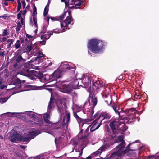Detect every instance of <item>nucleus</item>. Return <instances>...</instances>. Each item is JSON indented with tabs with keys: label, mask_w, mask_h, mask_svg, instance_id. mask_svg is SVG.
<instances>
[{
	"label": "nucleus",
	"mask_w": 159,
	"mask_h": 159,
	"mask_svg": "<svg viewBox=\"0 0 159 159\" xmlns=\"http://www.w3.org/2000/svg\"><path fill=\"white\" fill-rule=\"evenodd\" d=\"M125 140H123L115 148V150L117 151V152H119L120 151L122 150L125 148Z\"/></svg>",
	"instance_id": "obj_16"
},
{
	"label": "nucleus",
	"mask_w": 159,
	"mask_h": 159,
	"mask_svg": "<svg viewBox=\"0 0 159 159\" xmlns=\"http://www.w3.org/2000/svg\"><path fill=\"white\" fill-rule=\"evenodd\" d=\"M76 0H70V1L69 3V5H75V1Z\"/></svg>",
	"instance_id": "obj_50"
},
{
	"label": "nucleus",
	"mask_w": 159,
	"mask_h": 159,
	"mask_svg": "<svg viewBox=\"0 0 159 159\" xmlns=\"http://www.w3.org/2000/svg\"><path fill=\"white\" fill-rule=\"evenodd\" d=\"M73 115L74 117L76 118L77 121L79 124L83 122L84 120L80 117L76 113L74 112Z\"/></svg>",
	"instance_id": "obj_29"
},
{
	"label": "nucleus",
	"mask_w": 159,
	"mask_h": 159,
	"mask_svg": "<svg viewBox=\"0 0 159 159\" xmlns=\"http://www.w3.org/2000/svg\"><path fill=\"white\" fill-rule=\"evenodd\" d=\"M33 21L34 22L35 25L36 27H38V25L37 24V19L36 17H33Z\"/></svg>",
	"instance_id": "obj_46"
},
{
	"label": "nucleus",
	"mask_w": 159,
	"mask_h": 159,
	"mask_svg": "<svg viewBox=\"0 0 159 159\" xmlns=\"http://www.w3.org/2000/svg\"><path fill=\"white\" fill-rule=\"evenodd\" d=\"M89 98L91 100L92 103L93 107H94L97 103V98L96 96L95 95L90 93L89 96Z\"/></svg>",
	"instance_id": "obj_15"
},
{
	"label": "nucleus",
	"mask_w": 159,
	"mask_h": 159,
	"mask_svg": "<svg viewBox=\"0 0 159 159\" xmlns=\"http://www.w3.org/2000/svg\"><path fill=\"white\" fill-rule=\"evenodd\" d=\"M43 55L42 52H39L37 57L35 58L36 60H40L41 57H43Z\"/></svg>",
	"instance_id": "obj_36"
},
{
	"label": "nucleus",
	"mask_w": 159,
	"mask_h": 159,
	"mask_svg": "<svg viewBox=\"0 0 159 159\" xmlns=\"http://www.w3.org/2000/svg\"><path fill=\"white\" fill-rule=\"evenodd\" d=\"M27 11V10L26 9H25V10H24L23 12L22 13V14L23 15H25Z\"/></svg>",
	"instance_id": "obj_64"
},
{
	"label": "nucleus",
	"mask_w": 159,
	"mask_h": 159,
	"mask_svg": "<svg viewBox=\"0 0 159 159\" xmlns=\"http://www.w3.org/2000/svg\"><path fill=\"white\" fill-rule=\"evenodd\" d=\"M122 111V110H121V111H119L121 113V115L122 116V117L123 118V119H121L119 117V119H120V120H126V117H124L123 116V115L122 114L124 113L123 112H122L121 111Z\"/></svg>",
	"instance_id": "obj_49"
},
{
	"label": "nucleus",
	"mask_w": 159,
	"mask_h": 159,
	"mask_svg": "<svg viewBox=\"0 0 159 159\" xmlns=\"http://www.w3.org/2000/svg\"><path fill=\"white\" fill-rule=\"evenodd\" d=\"M19 39L20 40L21 43L22 44L24 43V39L22 38L20 36L19 37Z\"/></svg>",
	"instance_id": "obj_60"
},
{
	"label": "nucleus",
	"mask_w": 159,
	"mask_h": 159,
	"mask_svg": "<svg viewBox=\"0 0 159 159\" xmlns=\"http://www.w3.org/2000/svg\"><path fill=\"white\" fill-rule=\"evenodd\" d=\"M111 117V115L110 113L106 111L102 112L99 116L95 120V121L96 122V123L99 120L100 124H102V122L104 120H109Z\"/></svg>",
	"instance_id": "obj_8"
},
{
	"label": "nucleus",
	"mask_w": 159,
	"mask_h": 159,
	"mask_svg": "<svg viewBox=\"0 0 159 159\" xmlns=\"http://www.w3.org/2000/svg\"><path fill=\"white\" fill-rule=\"evenodd\" d=\"M9 16H7V14H5L3 15L0 16V18H3L4 19H6L7 17H9Z\"/></svg>",
	"instance_id": "obj_56"
},
{
	"label": "nucleus",
	"mask_w": 159,
	"mask_h": 159,
	"mask_svg": "<svg viewBox=\"0 0 159 159\" xmlns=\"http://www.w3.org/2000/svg\"><path fill=\"white\" fill-rule=\"evenodd\" d=\"M93 84L92 87L90 86V89L92 91H97L98 90V89L103 87V85L102 83H101L100 81L99 80L95 82L92 83Z\"/></svg>",
	"instance_id": "obj_11"
},
{
	"label": "nucleus",
	"mask_w": 159,
	"mask_h": 159,
	"mask_svg": "<svg viewBox=\"0 0 159 159\" xmlns=\"http://www.w3.org/2000/svg\"><path fill=\"white\" fill-rule=\"evenodd\" d=\"M65 112L66 113V116L65 118L67 120L66 123H64L63 126H64L65 125H66V127H67L68 124L70 120V114L66 110H65Z\"/></svg>",
	"instance_id": "obj_19"
},
{
	"label": "nucleus",
	"mask_w": 159,
	"mask_h": 159,
	"mask_svg": "<svg viewBox=\"0 0 159 159\" xmlns=\"http://www.w3.org/2000/svg\"><path fill=\"white\" fill-rule=\"evenodd\" d=\"M34 8H33V12L34 13H36V14H37V8L35 6V4L34 3L33 4Z\"/></svg>",
	"instance_id": "obj_52"
},
{
	"label": "nucleus",
	"mask_w": 159,
	"mask_h": 159,
	"mask_svg": "<svg viewBox=\"0 0 159 159\" xmlns=\"http://www.w3.org/2000/svg\"><path fill=\"white\" fill-rule=\"evenodd\" d=\"M109 101H110V103L108 105L110 106L113 108L115 113L116 114H118L120 118L121 119H123V118L122 117L121 115V113L119 111L120 109H119V107H117V105L116 103L114 102L112 103V98L111 97H110L109 98Z\"/></svg>",
	"instance_id": "obj_9"
},
{
	"label": "nucleus",
	"mask_w": 159,
	"mask_h": 159,
	"mask_svg": "<svg viewBox=\"0 0 159 159\" xmlns=\"http://www.w3.org/2000/svg\"><path fill=\"white\" fill-rule=\"evenodd\" d=\"M17 27L16 28V32L19 31L20 29V28L21 27V24L20 22H19L17 23Z\"/></svg>",
	"instance_id": "obj_40"
},
{
	"label": "nucleus",
	"mask_w": 159,
	"mask_h": 159,
	"mask_svg": "<svg viewBox=\"0 0 159 159\" xmlns=\"http://www.w3.org/2000/svg\"><path fill=\"white\" fill-rule=\"evenodd\" d=\"M5 52L3 50H2L0 48V57H3L5 55Z\"/></svg>",
	"instance_id": "obj_43"
},
{
	"label": "nucleus",
	"mask_w": 159,
	"mask_h": 159,
	"mask_svg": "<svg viewBox=\"0 0 159 159\" xmlns=\"http://www.w3.org/2000/svg\"><path fill=\"white\" fill-rule=\"evenodd\" d=\"M122 153H123L122 152H115L111 154L110 157L111 159L114 158L115 159H121Z\"/></svg>",
	"instance_id": "obj_18"
},
{
	"label": "nucleus",
	"mask_w": 159,
	"mask_h": 159,
	"mask_svg": "<svg viewBox=\"0 0 159 159\" xmlns=\"http://www.w3.org/2000/svg\"><path fill=\"white\" fill-rule=\"evenodd\" d=\"M107 134L109 135V136H110L111 139H114V138H115V136H113L111 135V130L108 127L107 130Z\"/></svg>",
	"instance_id": "obj_32"
},
{
	"label": "nucleus",
	"mask_w": 159,
	"mask_h": 159,
	"mask_svg": "<svg viewBox=\"0 0 159 159\" xmlns=\"http://www.w3.org/2000/svg\"><path fill=\"white\" fill-rule=\"evenodd\" d=\"M101 148V149L98 150L97 151L92 154L91 155L94 157L98 155L99 154L101 153L102 152L103 150L104 149L105 147L102 146Z\"/></svg>",
	"instance_id": "obj_25"
},
{
	"label": "nucleus",
	"mask_w": 159,
	"mask_h": 159,
	"mask_svg": "<svg viewBox=\"0 0 159 159\" xmlns=\"http://www.w3.org/2000/svg\"><path fill=\"white\" fill-rule=\"evenodd\" d=\"M123 138L122 137V136H119L116 139L114 138V139H113L114 140V142L112 143L111 144L112 145L114 143H119L120 142H122V141L124 140L123 139Z\"/></svg>",
	"instance_id": "obj_27"
},
{
	"label": "nucleus",
	"mask_w": 159,
	"mask_h": 159,
	"mask_svg": "<svg viewBox=\"0 0 159 159\" xmlns=\"http://www.w3.org/2000/svg\"><path fill=\"white\" fill-rule=\"evenodd\" d=\"M134 97L136 98L139 99L141 98V96L139 95L138 94H137V93H135L134 95Z\"/></svg>",
	"instance_id": "obj_54"
},
{
	"label": "nucleus",
	"mask_w": 159,
	"mask_h": 159,
	"mask_svg": "<svg viewBox=\"0 0 159 159\" xmlns=\"http://www.w3.org/2000/svg\"><path fill=\"white\" fill-rule=\"evenodd\" d=\"M49 11V8L47 9L46 8H45L43 12V15L44 16H45L48 14Z\"/></svg>",
	"instance_id": "obj_45"
},
{
	"label": "nucleus",
	"mask_w": 159,
	"mask_h": 159,
	"mask_svg": "<svg viewBox=\"0 0 159 159\" xmlns=\"http://www.w3.org/2000/svg\"><path fill=\"white\" fill-rule=\"evenodd\" d=\"M21 3L23 5V9H25V7L26 5V3L25 0H23L22 1Z\"/></svg>",
	"instance_id": "obj_57"
},
{
	"label": "nucleus",
	"mask_w": 159,
	"mask_h": 159,
	"mask_svg": "<svg viewBox=\"0 0 159 159\" xmlns=\"http://www.w3.org/2000/svg\"><path fill=\"white\" fill-rule=\"evenodd\" d=\"M106 44L105 42L96 39H92L88 42L87 47L93 53L100 54L104 50Z\"/></svg>",
	"instance_id": "obj_1"
},
{
	"label": "nucleus",
	"mask_w": 159,
	"mask_h": 159,
	"mask_svg": "<svg viewBox=\"0 0 159 159\" xmlns=\"http://www.w3.org/2000/svg\"><path fill=\"white\" fill-rule=\"evenodd\" d=\"M70 1V0H65V7L66 8L67 6H69V2Z\"/></svg>",
	"instance_id": "obj_51"
},
{
	"label": "nucleus",
	"mask_w": 159,
	"mask_h": 159,
	"mask_svg": "<svg viewBox=\"0 0 159 159\" xmlns=\"http://www.w3.org/2000/svg\"><path fill=\"white\" fill-rule=\"evenodd\" d=\"M125 112L127 114H132L136 113L138 112L135 108H131L129 109H128L125 110Z\"/></svg>",
	"instance_id": "obj_24"
},
{
	"label": "nucleus",
	"mask_w": 159,
	"mask_h": 159,
	"mask_svg": "<svg viewBox=\"0 0 159 159\" xmlns=\"http://www.w3.org/2000/svg\"><path fill=\"white\" fill-rule=\"evenodd\" d=\"M25 82V80H21L19 78H16L13 80L11 83V84L15 85L18 88H19L23 86L21 84Z\"/></svg>",
	"instance_id": "obj_12"
},
{
	"label": "nucleus",
	"mask_w": 159,
	"mask_h": 159,
	"mask_svg": "<svg viewBox=\"0 0 159 159\" xmlns=\"http://www.w3.org/2000/svg\"><path fill=\"white\" fill-rule=\"evenodd\" d=\"M50 35H49L48 33L45 34L44 35H43L41 37V39H48L50 37Z\"/></svg>",
	"instance_id": "obj_37"
},
{
	"label": "nucleus",
	"mask_w": 159,
	"mask_h": 159,
	"mask_svg": "<svg viewBox=\"0 0 159 159\" xmlns=\"http://www.w3.org/2000/svg\"><path fill=\"white\" fill-rule=\"evenodd\" d=\"M73 5V6H70L69 5L67 6V8H68V9L70 10V9H73L74 8H75V7H74L75 5Z\"/></svg>",
	"instance_id": "obj_55"
},
{
	"label": "nucleus",
	"mask_w": 159,
	"mask_h": 159,
	"mask_svg": "<svg viewBox=\"0 0 159 159\" xmlns=\"http://www.w3.org/2000/svg\"><path fill=\"white\" fill-rule=\"evenodd\" d=\"M69 16L64 20L61 21V28L66 27V29H70L73 23L71 24V22L74 20L71 15V11L70 10H67Z\"/></svg>",
	"instance_id": "obj_5"
},
{
	"label": "nucleus",
	"mask_w": 159,
	"mask_h": 159,
	"mask_svg": "<svg viewBox=\"0 0 159 159\" xmlns=\"http://www.w3.org/2000/svg\"><path fill=\"white\" fill-rule=\"evenodd\" d=\"M13 40L12 39H8L7 41V43H9L8 45H7V48H9L11 47V45L13 44Z\"/></svg>",
	"instance_id": "obj_38"
},
{
	"label": "nucleus",
	"mask_w": 159,
	"mask_h": 159,
	"mask_svg": "<svg viewBox=\"0 0 159 159\" xmlns=\"http://www.w3.org/2000/svg\"><path fill=\"white\" fill-rule=\"evenodd\" d=\"M21 4H19V5H18V7H17V12H18L19 11L20 9H21Z\"/></svg>",
	"instance_id": "obj_58"
},
{
	"label": "nucleus",
	"mask_w": 159,
	"mask_h": 159,
	"mask_svg": "<svg viewBox=\"0 0 159 159\" xmlns=\"http://www.w3.org/2000/svg\"><path fill=\"white\" fill-rule=\"evenodd\" d=\"M7 86L5 85L4 84L3 79L1 77L0 75V89H3L5 88H6Z\"/></svg>",
	"instance_id": "obj_28"
},
{
	"label": "nucleus",
	"mask_w": 159,
	"mask_h": 159,
	"mask_svg": "<svg viewBox=\"0 0 159 159\" xmlns=\"http://www.w3.org/2000/svg\"><path fill=\"white\" fill-rule=\"evenodd\" d=\"M26 37L27 38L29 39L33 38V36H32L31 35H29L27 34H26Z\"/></svg>",
	"instance_id": "obj_62"
},
{
	"label": "nucleus",
	"mask_w": 159,
	"mask_h": 159,
	"mask_svg": "<svg viewBox=\"0 0 159 159\" xmlns=\"http://www.w3.org/2000/svg\"><path fill=\"white\" fill-rule=\"evenodd\" d=\"M91 77L89 76H86L83 78L82 80V83H83L84 88H87L89 87L91 84Z\"/></svg>",
	"instance_id": "obj_14"
},
{
	"label": "nucleus",
	"mask_w": 159,
	"mask_h": 159,
	"mask_svg": "<svg viewBox=\"0 0 159 159\" xmlns=\"http://www.w3.org/2000/svg\"><path fill=\"white\" fill-rule=\"evenodd\" d=\"M84 147L79 148L77 149H75V151L76 153H79L78 154H75V156L77 157H75V158H77V157H80L82 155L83 153V151Z\"/></svg>",
	"instance_id": "obj_22"
},
{
	"label": "nucleus",
	"mask_w": 159,
	"mask_h": 159,
	"mask_svg": "<svg viewBox=\"0 0 159 159\" xmlns=\"http://www.w3.org/2000/svg\"><path fill=\"white\" fill-rule=\"evenodd\" d=\"M110 97H109L108 98V99H107V100H105V102L107 103V104H108V105L109 104V103H110V101H109V98Z\"/></svg>",
	"instance_id": "obj_61"
},
{
	"label": "nucleus",
	"mask_w": 159,
	"mask_h": 159,
	"mask_svg": "<svg viewBox=\"0 0 159 159\" xmlns=\"http://www.w3.org/2000/svg\"><path fill=\"white\" fill-rule=\"evenodd\" d=\"M37 131H32L29 132L25 135H20L19 137V140L22 142H29L32 139H34L36 136L39 134Z\"/></svg>",
	"instance_id": "obj_6"
},
{
	"label": "nucleus",
	"mask_w": 159,
	"mask_h": 159,
	"mask_svg": "<svg viewBox=\"0 0 159 159\" xmlns=\"http://www.w3.org/2000/svg\"><path fill=\"white\" fill-rule=\"evenodd\" d=\"M63 66H64L63 68H65V70L64 71H66L72 69L73 72H74L75 70V69L72 66H69V65H63ZM64 71V70L60 71L59 70H56L51 75L49 76V78H44V79L48 80H49V81H52L53 80H55L56 79L59 78L61 77V71Z\"/></svg>",
	"instance_id": "obj_2"
},
{
	"label": "nucleus",
	"mask_w": 159,
	"mask_h": 159,
	"mask_svg": "<svg viewBox=\"0 0 159 159\" xmlns=\"http://www.w3.org/2000/svg\"><path fill=\"white\" fill-rule=\"evenodd\" d=\"M33 47L34 45L32 44H28L25 49H19L17 50V52L21 53V54L23 53H27V52H30L33 49Z\"/></svg>",
	"instance_id": "obj_13"
},
{
	"label": "nucleus",
	"mask_w": 159,
	"mask_h": 159,
	"mask_svg": "<svg viewBox=\"0 0 159 159\" xmlns=\"http://www.w3.org/2000/svg\"><path fill=\"white\" fill-rule=\"evenodd\" d=\"M53 31L55 33H60L61 30L58 29H56L53 30Z\"/></svg>",
	"instance_id": "obj_53"
},
{
	"label": "nucleus",
	"mask_w": 159,
	"mask_h": 159,
	"mask_svg": "<svg viewBox=\"0 0 159 159\" xmlns=\"http://www.w3.org/2000/svg\"><path fill=\"white\" fill-rule=\"evenodd\" d=\"M120 128L119 127L111 129L113 134L115 135V137H116V135L120 133V131L119 129H120Z\"/></svg>",
	"instance_id": "obj_30"
},
{
	"label": "nucleus",
	"mask_w": 159,
	"mask_h": 159,
	"mask_svg": "<svg viewBox=\"0 0 159 159\" xmlns=\"http://www.w3.org/2000/svg\"><path fill=\"white\" fill-rule=\"evenodd\" d=\"M25 87L29 88V87H34L35 90H39L40 88H41V86H33L30 85H26L24 86Z\"/></svg>",
	"instance_id": "obj_33"
},
{
	"label": "nucleus",
	"mask_w": 159,
	"mask_h": 159,
	"mask_svg": "<svg viewBox=\"0 0 159 159\" xmlns=\"http://www.w3.org/2000/svg\"><path fill=\"white\" fill-rule=\"evenodd\" d=\"M37 125L39 126H42L43 125V122L42 120H39L38 122L37 123Z\"/></svg>",
	"instance_id": "obj_44"
},
{
	"label": "nucleus",
	"mask_w": 159,
	"mask_h": 159,
	"mask_svg": "<svg viewBox=\"0 0 159 159\" xmlns=\"http://www.w3.org/2000/svg\"><path fill=\"white\" fill-rule=\"evenodd\" d=\"M14 61L13 64V67L15 70H18L21 68L26 61V60L23 58L21 54L17 52L14 57Z\"/></svg>",
	"instance_id": "obj_3"
},
{
	"label": "nucleus",
	"mask_w": 159,
	"mask_h": 159,
	"mask_svg": "<svg viewBox=\"0 0 159 159\" xmlns=\"http://www.w3.org/2000/svg\"><path fill=\"white\" fill-rule=\"evenodd\" d=\"M10 96L8 97H7L5 98H0V102L2 103L5 102L7 100L9 99Z\"/></svg>",
	"instance_id": "obj_39"
},
{
	"label": "nucleus",
	"mask_w": 159,
	"mask_h": 159,
	"mask_svg": "<svg viewBox=\"0 0 159 159\" xmlns=\"http://www.w3.org/2000/svg\"><path fill=\"white\" fill-rule=\"evenodd\" d=\"M21 46L20 41L19 40H17L16 43H15V46L16 49L19 48Z\"/></svg>",
	"instance_id": "obj_35"
},
{
	"label": "nucleus",
	"mask_w": 159,
	"mask_h": 159,
	"mask_svg": "<svg viewBox=\"0 0 159 159\" xmlns=\"http://www.w3.org/2000/svg\"><path fill=\"white\" fill-rule=\"evenodd\" d=\"M20 69V74L25 76H28L30 75V66L28 64L24 63Z\"/></svg>",
	"instance_id": "obj_10"
},
{
	"label": "nucleus",
	"mask_w": 159,
	"mask_h": 159,
	"mask_svg": "<svg viewBox=\"0 0 159 159\" xmlns=\"http://www.w3.org/2000/svg\"><path fill=\"white\" fill-rule=\"evenodd\" d=\"M46 26L45 25H43V30L41 31V33H43L44 34L45 33L46 30Z\"/></svg>",
	"instance_id": "obj_47"
},
{
	"label": "nucleus",
	"mask_w": 159,
	"mask_h": 159,
	"mask_svg": "<svg viewBox=\"0 0 159 159\" xmlns=\"http://www.w3.org/2000/svg\"><path fill=\"white\" fill-rule=\"evenodd\" d=\"M22 12V11H20V12L17 14V17L18 19L20 20V19H21V18H22L21 16Z\"/></svg>",
	"instance_id": "obj_48"
},
{
	"label": "nucleus",
	"mask_w": 159,
	"mask_h": 159,
	"mask_svg": "<svg viewBox=\"0 0 159 159\" xmlns=\"http://www.w3.org/2000/svg\"><path fill=\"white\" fill-rule=\"evenodd\" d=\"M150 157L152 158H155V159H159V152L157 153L155 155H153Z\"/></svg>",
	"instance_id": "obj_42"
},
{
	"label": "nucleus",
	"mask_w": 159,
	"mask_h": 159,
	"mask_svg": "<svg viewBox=\"0 0 159 159\" xmlns=\"http://www.w3.org/2000/svg\"><path fill=\"white\" fill-rule=\"evenodd\" d=\"M66 13L67 11H65L64 12V13L62 15H61L59 16L60 19L61 20V21L62 20H62V19L65 17Z\"/></svg>",
	"instance_id": "obj_41"
},
{
	"label": "nucleus",
	"mask_w": 159,
	"mask_h": 159,
	"mask_svg": "<svg viewBox=\"0 0 159 159\" xmlns=\"http://www.w3.org/2000/svg\"><path fill=\"white\" fill-rule=\"evenodd\" d=\"M20 134H18L17 132H14L11 135V141L12 142H16L17 140H19Z\"/></svg>",
	"instance_id": "obj_17"
},
{
	"label": "nucleus",
	"mask_w": 159,
	"mask_h": 159,
	"mask_svg": "<svg viewBox=\"0 0 159 159\" xmlns=\"http://www.w3.org/2000/svg\"><path fill=\"white\" fill-rule=\"evenodd\" d=\"M111 121L109 125L111 129L119 128L121 125H122V126L120 128V130L124 132L127 129V127L126 125L125 122L120 121L118 119H114L113 120L111 119Z\"/></svg>",
	"instance_id": "obj_4"
},
{
	"label": "nucleus",
	"mask_w": 159,
	"mask_h": 159,
	"mask_svg": "<svg viewBox=\"0 0 159 159\" xmlns=\"http://www.w3.org/2000/svg\"><path fill=\"white\" fill-rule=\"evenodd\" d=\"M82 2L81 1L79 0H76L74 6L75 7V9L80 8L79 7L81 5Z\"/></svg>",
	"instance_id": "obj_31"
},
{
	"label": "nucleus",
	"mask_w": 159,
	"mask_h": 159,
	"mask_svg": "<svg viewBox=\"0 0 159 159\" xmlns=\"http://www.w3.org/2000/svg\"><path fill=\"white\" fill-rule=\"evenodd\" d=\"M43 118L44 121L46 123L49 124H51V122L49 120L50 119V116L48 114L46 113L44 114L43 116Z\"/></svg>",
	"instance_id": "obj_26"
},
{
	"label": "nucleus",
	"mask_w": 159,
	"mask_h": 159,
	"mask_svg": "<svg viewBox=\"0 0 159 159\" xmlns=\"http://www.w3.org/2000/svg\"><path fill=\"white\" fill-rule=\"evenodd\" d=\"M57 110L59 112L62 114V111L63 110V107L61 103L59 105H58Z\"/></svg>",
	"instance_id": "obj_34"
},
{
	"label": "nucleus",
	"mask_w": 159,
	"mask_h": 159,
	"mask_svg": "<svg viewBox=\"0 0 159 159\" xmlns=\"http://www.w3.org/2000/svg\"><path fill=\"white\" fill-rule=\"evenodd\" d=\"M73 89H74L70 85H66L64 88V91L65 93H70L72 92Z\"/></svg>",
	"instance_id": "obj_21"
},
{
	"label": "nucleus",
	"mask_w": 159,
	"mask_h": 159,
	"mask_svg": "<svg viewBox=\"0 0 159 159\" xmlns=\"http://www.w3.org/2000/svg\"><path fill=\"white\" fill-rule=\"evenodd\" d=\"M84 120V121H85V122H90L91 121V120H90V119H83Z\"/></svg>",
	"instance_id": "obj_63"
},
{
	"label": "nucleus",
	"mask_w": 159,
	"mask_h": 159,
	"mask_svg": "<svg viewBox=\"0 0 159 159\" xmlns=\"http://www.w3.org/2000/svg\"><path fill=\"white\" fill-rule=\"evenodd\" d=\"M34 76L39 79H41L43 77V74L40 71H34Z\"/></svg>",
	"instance_id": "obj_23"
},
{
	"label": "nucleus",
	"mask_w": 159,
	"mask_h": 159,
	"mask_svg": "<svg viewBox=\"0 0 159 159\" xmlns=\"http://www.w3.org/2000/svg\"><path fill=\"white\" fill-rule=\"evenodd\" d=\"M7 32V29L4 30L3 33H2V35H3V36H6Z\"/></svg>",
	"instance_id": "obj_59"
},
{
	"label": "nucleus",
	"mask_w": 159,
	"mask_h": 159,
	"mask_svg": "<svg viewBox=\"0 0 159 159\" xmlns=\"http://www.w3.org/2000/svg\"><path fill=\"white\" fill-rule=\"evenodd\" d=\"M139 141L137 140L135 142H133L131 143H129L127 146V148L124 150L122 151V153L123 154H125L129 151H136L138 150L140 148L138 146V144L135 143H139Z\"/></svg>",
	"instance_id": "obj_7"
},
{
	"label": "nucleus",
	"mask_w": 159,
	"mask_h": 159,
	"mask_svg": "<svg viewBox=\"0 0 159 159\" xmlns=\"http://www.w3.org/2000/svg\"><path fill=\"white\" fill-rule=\"evenodd\" d=\"M135 114L136 113H132V114H128V117H126V120H128V121L129 122L134 121V120L137 118L136 117Z\"/></svg>",
	"instance_id": "obj_20"
}]
</instances>
